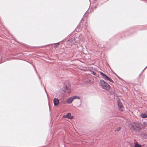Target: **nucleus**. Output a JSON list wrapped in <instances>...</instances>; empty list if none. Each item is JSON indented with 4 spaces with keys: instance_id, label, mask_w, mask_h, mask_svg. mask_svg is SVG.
<instances>
[{
    "instance_id": "nucleus-1",
    "label": "nucleus",
    "mask_w": 147,
    "mask_h": 147,
    "mask_svg": "<svg viewBox=\"0 0 147 147\" xmlns=\"http://www.w3.org/2000/svg\"><path fill=\"white\" fill-rule=\"evenodd\" d=\"M130 124L134 130L136 132H139L140 130L143 127L142 123L138 121L132 122L130 123Z\"/></svg>"
},
{
    "instance_id": "nucleus-2",
    "label": "nucleus",
    "mask_w": 147,
    "mask_h": 147,
    "mask_svg": "<svg viewBox=\"0 0 147 147\" xmlns=\"http://www.w3.org/2000/svg\"><path fill=\"white\" fill-rule=\"evenodd\" d=\"M99 84L102 88L108 91H109L111 87L109 84L103 80H100Z\"/></svg>"
},
{
    "instance_id": "nucleus-3",
    "label": "nucleus",
    "mask_w": 147,
    "mask_h": 147,
    "mask_svg": "<svg viewBox=\"0 0 147 147\" xmlns=\"http://www.w3.org/2000/svg\"><path fill=\"white\" fill-rule=\"evenodd\" d=\"M99 73L100 75L102 76V78L104 79L105 80H108L110 82H111L113 83H114L113 81L112 80V79L107 76L106 74H104L101 71H100Z\"/></svg>"
},
{
    "instance_id": "nucleus-4",
    "label": "nucleus",
    "mask_w": 147,
    "mask_h": 147,
    "mask_svg": "<svg viewBox=\"0 0 147 147\" xmlns=\"http://www.w3.org/2000/svg\"><path fill=\"white\" fill-rule=\"evenodd\" d=\"M117 104L119 110L121 111H123L124 110V107L122 102L120 101H117Z\"/></svg>"
},
{
    "instance_id": "nucleus-5",
    "label": "nucleus",
    "mask_w": 147,
    "mask_h": 147,
    "mask_svg": "<svg viewBox=\"0 0 147 147\" xmlns=\"http://www.w3.org/2000/svg\"><path fill=\"white\" fill-rule=\"evenodd\" d=\"M74 39L72 38L71 39L68 40L66 44L68 45L69 46H71L73 44L75 43V42L74 41Z\"/></svg>"
},
{
    "instance_id": "nucleus-6",
    "label": "nucleus",
    "mask_w": 147,
    "mask_h": 147,
    "mask_svg": "<svg viewBox=\"0 0 147 147\" xmlns=\"http://www.w3.org/2000/svg\"><path fill=\"white\" fill-rule=\"evenodd\" d=\"M80 36L79 37H75L74 38H73L74 39V41L75 42V43H78L80 42V41L81 40V39H80Z\"/></svg>"
},
{
    "instance_id": "nucleus-7",
    "label": "nucleus",
    "mask_w": 147,
    "mask_h": 147,
    "mask_svg": "<svg viewBox=\"0 0 147 147\" xmlns=\"http://www.w3.org/2000/svg\"><path fill=\"white\" fill-rule=\"evenodd\" d=\"M53 103L54 106H57L59 103V99L57 98H55L53 99Z\"/></svg>"
},
{
    "instance_id": "nucleus-8",
    "label": "nucleus",
    "mask_w": 147,
    "mask_h": 147,
    "mask_svg": "<svg viewBox=\"0 0 147 147\" xmlns=\"http://www.w3.org/2000/svg\"><path fill=\"white\" fill-rule=\"evenodd\" d=\"M74 100L72 96L70 97L69 98H68L66 100V102L67 104H70Z\"/></svg>"
},
{
    "instance_id": "nucleus-9",
    "label": "nucleus",
    "mask_w": 147,
    "mask_h": 147,
    "mask_svg": "<svg viewBox=\"0 0 147 147\" xmlns=\"http://www.w3.org/2000/svg\"><path fill=\"white\" fill-rule=\"evenodd\" d=\"M70 87V84H69L68 86H65V87L64 88V89L63 90L64 92H66V90L67 89H69Z\"/></svg>"
},
{
    "instance_id": "nucleus-10",
    "label": "nucleus",
    "mask_w": 147,
    "mask_h": 147,
    "mask_svg": "<svg viewBox=\"0 0 147 147\" xmlns=\"http://www.w3.org/2000/svg\"><path fill=\"white\" fill-rule=\"evenodd\" d=\"M141 116L143 118H145L147 117V115L144 113H142L141 114Z\"/></svg>"
},
{
    "instance_id": "nucleus-11",
    "label": "nucleus",
    "mask_w": 147,
    "mask_h": 147,
    "mask_svg": "<svg viewBox=\"0 0 147 147\" xmlns=\"http://www.w3.org/2000/svg\"><path fill=\"white\" fill-rule=\"evenodd\" d=\"M73 98L74 99H80V97L78 96H72Z\"/></svg>"
},
{
    "instance_id": "nucleus-12",
    "label": "nucleus",
    "mask_w": 147,
    "mask_h": 147,
    "mask_svg": "<svg viewBox=\"0 0 147 147\" xmlns=\"http://www.w3.org/2000/svg\"><path fill=\"white\" fill-rule=\"evenodd\" d=\"M134 147H141V145L139 144L138 142H137L136 144L134 145Z\"/></svg>"
},
{
    "instance_id": "nucleus-13",
    "label": "nucleus",
    "mask_w": 147,
    "mask_h": 147,
    "mask_svg": "<svg viewBox=\"0 0 147 147\" xmlns=\"http://www.w3.org/2000/svg\"><path fill=\"white\" fill-rule=\"evenodd\" d=\"M112 90V91L111 92L109 90V91H108L109 93H111V94H115V90H114V89H112L111 90Z\"/></svg>"
},
{
    "instance_id": "nucleus-14",
    "label": "nucleus",
    "mask_w": 147,
    "mask_h": 147,
    "mask_svg": "<svg viewBox=\"0 0 147 147\" xmlns=\"http://www.w3.org/2000/svg\"><path fill=\"white\" fill-rule=\"evenodd\" d=\"M71 116V114L70 113H68L66 115L65 117L66 118H67L68 119H69L70 118V116Z\"/></svg>"
},
{
    "instance_id": "nucleus-15",
    "label": "nucleus",
    "mask_w": 147,
    "mask_h": 147,
    "mask_svg": "<svg viewBox=\"0 0 147 147\" xmlns=\"http://www.w3.org/2000/svg\"><path fill=\"white\" fill-rule=\"evenodd\" d=\"M142 134L144 136H146L147 135V134L145 131H143L141 133V135H142Z\"/></svg>"
},
{
    "instance_id": "nucleus-16",
    "label": "nucleus",
    "mask_w": 147,
    "mask_h": 147,
    "mask_svg": "<svg viewBox=\"0 0 147 147\" xmlns=\"http://www.w3.org/2000/svg\"><path fill=\"white\" fill-rule=\"evenodd\" d=\"M60 42L57 43H56L55 44V47L56 48L59 45V43Z\"/></svg>"
},
{
    "instance_id": "nucleus-17",
    "label": "nucleus",
    "mask_w": 147,
    "mask_h": 147,
    "mask_svg": "<svg viewBox=\"0 0 147 147\" xmlns=\"http://www.w3.org/2000/svg\"><path fill=\"white\" fill-rule=\"evenodd\" d=\"M34 69H35V71H36V74L38 75V77L39 79L40 80V76L38 75V73L36 70V69H35V68H34Z\"/></svg>"
},
{
    "instance_id": "nucleus-18",
    "label": "nucleus",
    "mask_w": 147,
    "mask_h": 147,
    "mask_svg": "<svg viewBox=\"0 0 147 147\" xmlns=\"http://www.w3.org/2000/svg\"><path fill=\"white\" fill-rule=\"evenodd\" d=\"M121 129V127H119L116 129V131H119Z\"/></svg>"
},
{
    "instance_id": "nucleus-19",
    "label": "nucleus",
    "mask_w": 147,
    "mask_h": 147,
    "mask_svg": "<svg viewBox=\"0 0 147 147\" xmlns=\"http://www.w3.org/2000/svg\"><path fill=\"white\" fill-rule=\"evenodd\" d=\"M92 74L94 76H96V73L94 71H92Z\"/></svg>"
},
{
    "instance_id": "nucleus-20",
    "label": "nucleus",
    "mask_w": 147,
    "mask_h": 147,
    "mask_svg": "<svg viewBox=\"0 0 147 147\" xmlns=\"http://www.w3.org/2000/svg\"><path fill=\"white\" fill-rule=\"evenodd\" d=\"M143 125L145 126L146 127L147 125V122H144L143 123Z\"/></svg>"
},
{
    "instance_id": "nucleus-21",
    "label": "nucleus",
    "mask_w": 147,
    "mask_h": 147,
    "mask_svg": "<svg viewBox=\"0 0 147 147\" xmlns=\"http://www.w3.org/2000/svg\"><path fill=\"white\" fill-rule=\"evenodd\" d=\"M74 118L73 116H71L70 117V119H72Z\"/></svg>"
},
{
    "instance_id": "nucleus-22",
    "label": "nucleus",
    "mask_w": 147,
    "mask_h": 147,
    "mask_svg": "<svg viewBox=\"0 0 147 147\" xmlns=\"http://www.w3.org/2000/svg\"><path fill=\"white\" fill-rule=\"evenodd\" d=\"M44 89H45V91L46 94H47V96H48V95H47V92H46V89H45V87H44Z\"/></svg>"
},
{
    "instance_id": "nucleus-23",
    "label": "nucleus",
    "mask_w": 147,
    "mask_h": 147,
    "mask_svg": "<svg viewBox=\"0 0 147 147\" xmlns=\"http://www.w3.org/2000/svg\"><path fill=\"white\" fill-rule=\"evenodd\" d=\"M82 19H83V18H82V19H81V21H80V22L79 23V24L78 25L80 24V22H81V21H82Z\"/></svg>"
},
{
    "instance_id": "nucleus-24",
    "label": "nucleus",
    "mask_w": 147,
    "mask_h": 147,
    "mask_svg": "<svg viewBox=\"0 0 147 147\" xmlns=\"http://www.w3.org/2000/svg\"><path fill=\"white\" fill-rule=\"evenodd\" d=\"M40 82L41 84V85H42V82H41V81H40Z\"/></svg>"
},
{
    "instance_id": "nucleus-25",
    "label": "nucleus",
    "mask_w": 147,
    "mask_h": 147,
    "mask_svg": "<svg viewBox=\"0 0 147 147\" xmlns=\"http://www.w3.org/2000/svg\"><path fill=\"white\" fill-rule=\"evenodd\" d=\"M145 69H144L143 70V71H142V72L144 71V70Z\"/></svg>"
},
{
    "instance_id": "nucleus-26",
    "label": "nucleus",
    "mask_w": 147,
    "mask_h": 147,
    "mask_svg": "<svg viewBox=\"0 0 147 147\" xmlns=\"http://www.w3.org/2000/svg\"><path fill=\"white\" fill-rule=\"evenodd\" d=\"M146 67H147V66L144 69H145Z\"/></svg>"
},
{
    "instance_id": "nucleus-27",
    "label": "nucleus",
    "mask_w": 147,
    "mask_h": 147,
    "mask_svg": "<svg viewBox=\"0 0 147 147\" xmlns=\"http://www.w3.org/2000/svg\"><path fill=\"white\" fill-rule=\"evenodd\" d=\"M63 40L62 41H61V42H63Z\"/></svg>"
}]
</instances>
